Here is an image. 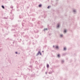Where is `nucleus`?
Segmentation results:
<instances>
[{"label": "nucleus", "mask_w": 80, "mask_h": 80, "mask_svg": "<svg viewBox=\"0 0 80 80\" xmlns=\"http://www.w3.org/2000/svg\"><path fill=\"white\" fill-rule=\"evenodd\" d=\"M45 30H47V28H46V29H44V30L45 31Z\"/></svg>", "instance_id": "nucleus-12"}, {"label": "nucleus", "mask_w": 80, "mask_h": 80, "mask_svg": "<svg viewBox=\"0 0 80 80\" xmlns=\"http://www.w3.org/2000/svg\"><path fill=\"white\" fill-rule=\"evenodd\" d=\"M58 57H60V55H59V54H58Z\"/></svg>", "instance_id": "nucleus-8"}, {"label": "nucleus", "mask_w": 80, "mask_h": 80, "mask_svg": "<svg viewBox=\"0 0 80 80\" xmlns=\"http://www.w3.org/2000/svg\"><path fill=\"white\" fill-rule=\"evenodd\" d=\"M38 53H39V54H40V55H42V53H41V52H40V51H38Z\"/></svg>", "instance_id": "nucleus-1"}, {"label": "nucleus", "mask_w": 80, "mask_h": 80, "mask_svg": "<svg viewBox=\"0 0 80 80\" xmlns=\"http://www.w3.org/2000/svg\"><path fill=\"white\" fill-rule=\"evenodd\" d=\"M47 67L48 68L49 67V65H48V64H47Z\"/></svg>", "instance_id": "nucleus-2"}, {"label": "nucleus", "mask_w": 80, "mask_h": 80, "mask_svg": "<svg viewBox=\"0 0 80 80\" xmlns=\"http://www.w3.org/2000/svg\"><path fill=\"white\" fill-rule=\"evenodd\" d=\"M53 47H55V46H53Z\"/></svg>", "instance_id": "nucleus-15"}, {"label": "nucleus", "mask_w": 80, "mask_h": 80, "mask_svg": "<svg viewBox=\"0 0 80 80\" xmlns=\"http://www.w3.org/2000/svg\"><path fill=\"white\" fill-rule=\"evenodd\" d=\"M15 53H16V54H17L18 52H15Z\"/></svg>", "instance_id": "nucleus-13"}, {"label": "nucleus", "mask_w": 80, "mask_h": 80, "mask_svg": "<svg viewBox=\"0 0 80 80\" xmlns=\"http://www.w3.org/2000/svg\"><path fill=\"white\" fill-rule=\"evenodd\" d=\"M50 8V6H48V8Z\"/></svg>", "instance_id": "nucleus-11"}, {"label": "nucleus", "mask_w": 80, "mask_h": 80, "mask_svg": "<svg viewBox=\"0 0 80 80\" xmlns=\"http://www.w3.org/2000/svg\"><path fill=\"white\" fill-rule=\"evenodd\" d=\"M56 48L58 49V46H56Z\"/></svg>", "instance_id": "nucleus-3"}, {"label": "nucleus", "mask_w": 80, "mask_h": 80, "mask_svg": "<svg viewBox=\"0 0 80 80\" xmlns=\"http://www.w3.org/2000/svg\"><path fill=\"white\" fill-rule=\"evenodd\" d=\"M2 8H5V7H4V6H2Z\"/></svg>", "instance_id": "nucleus-6"}, {"label": "nucleus", "mask_w": 80, "mask_h": 80, "mask_svg": "<svg viewBox=\"0 0 80 80\" xmlns=\"http://www.w3.org/2000/svg\"><path fill=\"white\" fill-rule=\"evenodd\" d=\"M39 7H42V5H39Z\"/></svg>", "instance_id": "nucleus-4"}, {"label": "nucleus", "mask_w": 80, "mask_h": 80, "mask_svg": "<svg viewBox=\"0 0 80 80\" xmlns=\"http://www.w3.org/2000/svg\"><path fill=\"white\" fill-rule=\"evenodd\" d=\"M57 27H58H58H59V25H58Z\"/></svg>", "instance_id": "nucleus-10"}, {"label": "nucleus", "mask_w": 80, "mask_h": 80, "mask_svg": "<svg viewBox=\"0 0 80 80\" xmlns=\"http://www.w3.org/2000/svg\"><path fill=\"white\" fill-rule=\"evenodd\" d=\"M73 12H75V11L74 10V11H73Z\"/></svg>", "instance_id": "nucleus-14"}, {"label": "nucleus", "mask_w": 80, "mask_h": 80, "mask_svg": "<svg viewBox=\"0 0 80 80\" xmlns=\"http://www.w3.org/2000/svg\"><path fill=\"white\" fill-rule=\"evenodd\" d=\"M64 50H66V48H64Z\"/></svg>", "instance_id": "nucleus-9"}, {"label": "nucleus", "mask_w": 80, "mask_h": 80, "mask_svg": "<svg viewBox=\"0 0 80 80\" xmlns=\"http://www.w3.org/2000/svg\"><path fill=\"white\" fill-rule=\"evenodd\" d=\"M60 36L61 37H63V35L61 34L60 35Z\"/></svg>", "instance_id": "nucleus-5"}, {"label": "nucleus", "mask_w": 80, "mask_h": 80, "mask_svg": "<svg viewBox=\"0 0 80 80\" xmlns=\"http://www.w3.org/2000/svg\"><path fill=\"white\" fill-rule=\"evenodd\" d=\"M66 30H64V32H65V33H66Z\"/></svg>", "instance_id": "nucleus-7"}, {"label": "nucleus", "mask_w": 80, "mask_h": 80, "mask_svg": "<svg viewBox=\"0 0 80 80\" xmlns=\"http://www.w3.org/2000/svg\"><path fill=\"white\" fill-rule=\"evenodd\" d=\"M62 62H63V61H62Z\"/></svg>", "instance_id": "nucleus-16"}]
</instances>
